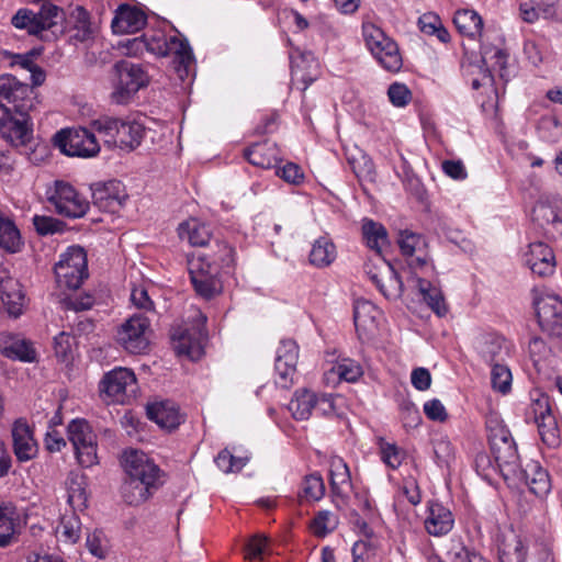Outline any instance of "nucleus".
<instances>
[{"instance_id": "46", "label": "nucleus", "mask_w": 562, "mask_h": 562, "mask_svg": "<svg viewBox=\"0 0 562 562\" xmlns=\"http://www.w3.org/2000/svg\"><path fill=\"white\" fill-rule=\"evenodd\" d=\"M81 524L77 516L64 517L56 529L57 537L67 543H76L80 539Z\"/></svg>"}, {"instance_id": "7", "label": "nucleus", "mask_w": 562, "mask_h": 562, "mask_svg": "<svg viewBox=\"0 0 562 562\" xmlns=\"http://www.w3.org/2000/svg\"><path fill=\"white\" fill-rule=\"evenodd\" d=\"M47 201L59 215L79 218L87 214L90 204L77 189L64 180H56L46 189Z\"/></svg>"}, {"instance_id": "16", "label": "nucleus", "mask_w": 562, "mask_h": 562, "mask_svg": "<svg viewBox=\"0 0 562 562\" xmlns=\"http://www.w3.org/2000/svg\"><path fill=\"white\" fill-rule=\"evenodd\" d=\"M533 305L539 326L550 335L562 333V300L543 289H532Z\"/></svg>"}, {"instance_id": "35", "label": "nucleus", "mask_w": 562, "mask_h": 562, "mask_svg": "<svg viewBox=\"0 0 562 562\" xmlns=\"http://www.w3.org/2000/svg\"><path fill=\"white\" fill-rule=\"evenodd\" d=\"M316 403V394L308 390H296L288 404V409L296 420H306L313 413Z\"/></svg>"}, {"instance_id": "47", "label": "nucleus", "mask_w": 562, "mask_h": 562, "mask_svg": "<svg viewBox=\"0 0 562 562\" xmlns=\"http://www.w3.org/2000/svg\"><path fill=\"white\" fill-rule=\"evenodd\" d=\"M491 383L494 390L506 394L512 386V372L503 362L494 363L491 366Z\"/></svg>"}, {"instance_id": "3", "label": "nucleus", "mask_w": 562, "mask_h": 562, "mask_svg": "<svg viewBox=\"0 0 562 562\" xmlns=\"http://www.w3.org/2000/svg\"><path fill=\"white\" fill-rule=\"evenodd\" d=\"M144 38H146V52L158 57L172 56L179 77L183 79L184 76H188L194 57L187 38L180 35L167 36L161 31L146 33Z\"/></svg>"}, {"instance_id": "25", "label": "nucleus", "mask_w": 562, "mask_h": 562, "mask_svg": "<svg viewBox=\"0 0 562 562\" xmlns=\"http://www.w3.org/2000/svg\"><path fill=\"white\" fill-rule=\"evenodd\" d=\"M13 451L20 462L34 459L38 452V446L33 437V431L23 419H18L12 426Z\"/></svg>"}, {"instance_id": "45", "label": "nucleus", "mask_w": 562, "mask_h": 562, "mask_svg": "<svg viewBox=\"0 0 562 562\" xmlns=\"http://www.w3.org/2000/svg\"><path fill=\"white\" fill-rule=\"evenodd\" d=\"M338 526V518L329 510H319L310 522L311 531L319 538L333 532Z\"/></svg>"}, {"instance_id": "9", "label": "nucleus", "mask_w": 562, "mask_h": 562, "mask_svg": "<svg viewBox=\"0 0 562 562\" xmlns=\"http://www.w3.org/2000/svg\"><path fill=\"white\" fill-rule=\"evenodd\" d=\"M117 81L112 92V100L119 104L127 103L140 89L149 85V75L139 64L120 60L114 65Z\"/></svg>"}, {"instance_id": "51", "label": "nucleus", "mask_w": 562, "mask_h": 562, "mask_svg": "<svg viewBox=\"0 0 562 562\" xmlns=\"http://www.w3.org/2000/svg\"><path fill=\"white\" fill-rule=\"evenodd\" d=\"M121 121L122 120L115 117L102 116L94 120L91 125L97 132L103 135L106 144L113 145L116 138V130H119Z\"/></svg>"}, {"instance_id": "1", "label": "nucleus", "mask_w": 562, "mask_h": 562, "mask_svg": "<svg viewBox=\"0 0 562 562\" xmlns=\"http://www.w3.org/2000/svg\"><path fill=\"white\" fill-rule=\"evenodd\" d=\"M122 463L127 479L121 493L128 505L137 506L146 502L162 485V471L146 453L126 450Z\"/></svg>"}, {"instance_id": "49", "label": "nucleus", "mask_w": 562, "mask_h": 562, "mask_svg": "<svg viewBox=\"0 0 562 562\" xmlns=\"http://www.w3.org/2000/svg\"><path fill=\"white\" fill-rule=\"evenodd\" d=\"M248 462L247 457H235L229 450H222L215 458V463L224 473L239 472Z\"/></svg>"}, {"instance_id": "50", "label": "nucleus", "mask_w": 562, "mask_h": 562, "mask_svg": "<svg viewBox=\"0 0 562 562\" xmlns=\"http://www.w3.org/2000/svg\"><path fill=\"white\" fill-rule=\"evenodd\" d=\"M1 302L10 316L16 318L22 314L24 295L20 290L10 293L5 290V285H1Z\"/></svg>"}, {"instance_id": "6", "label": "nucleus", "mask_w": 562, "mask_h": 562, "mask_svg": "<svg viewBox=\"0 0 562 562\" xmlns=\"http://www.w3.org/2000/svg\"><path fill=\"white\" fill-rule=\"evenodd\" d=\"M362 35L366 46L387 71L396 72L403 66L397 44L382 29L371 22L362 24Z\"/></svg>"}, {"instance_id": "61", "label": "nucleus", "mask_w": 562, "mask_h": 562, "mask_svg": "<svg viewBox=\"0 0 562 562\" xmlns=\"http://www.w3.org/2000/svg\"><path fill=\"white\" fill-rule=\"evenodd\" d=\"M528 350L533 364L537 367L549 353L546 341L540 337H532L528 345Z\"/></svg>"}, {"instance_id": "11", "label": "nucleus", "mask_w": 562, "mask_h": 562, "mask_svg": "<svg viewBox=\"0 0 562 562\" xmlns=\"http://www.w3.org/2000/svg\"><path fill=\"white\" fill-rule=\"evenodd\" d=\"M40 2L42 4L37 12L30 9H20L12 16V24L16 29L26 30L29 34L37 36L57 25L64 19V12L58 5L48 0H41Z\"/></svg>"}, {"instance_id": "28", "label": "nucleus", "mask_w": 562, "mask_h": 562, "mask_svg": "<svg viewBox=\"0 0 562 562\" xmlns=\"http://www.w3.org/2000/svg\"><path fill=\"white\" fill-rule=\"evenodd\" d=\"M146 24L145 13L128 4L120 5L112 20V30L116 34L135 33Z\"/></svg>"}, {"instance_id": "31", "label": "nucleus", "mask_w": 562, "mask_h": 562, "mask_svg": "<svg viewBox=\"0 0 562 562\" xmlns=\"http://www.w3.org/2000/svg\"><path fill=\"white\" fill-rule=\"evenodd\" d=\"M453 23L460 34L471 40H476L482 35L483 19L474 10H458L453 16Z\"/></svg>"}, {"instance_id": "58", "label": "nucleus", "mask_w": 562, "mask_h": 562, "mask_svg": "<svg viewBox=\"0 0 562 562\" xmlns=\"http://www.w3.org/2000/svg\"><path fill=\"white\" fill-rule=\"evenodd\" d=\"M277 175L280 176L285 182L291 184H301L304 180V173L301 167L294 162H286L284 166L277 170Z\"/></svg>"}, {"instance_id": "29", "label": "nucleus", "mask_w": 562, "mask_h": 562, "mask_svg": "<svg viewBox=\"0 0 562 562\" xmlns=\"http://www.w3.org/2000/svg\"><path fill=\"white\" fill-rule=\"evenodd\" d=\"M146 133L144 125L137 121H121L119 130H116V138L114 146L122 149L133 150L140 145Z\"/></svg>"}, {"instance_id": "27", "label": "nucleus", "mask_w": 562, "mask_h": 562, "mask_svg": "<svg viewBox=\"0 0 562 562\" xmlns=\"http://www.w3.org/2000/svg\"><path fill=\"white\" fill-rule=\"evenodd\" d=\"M147 416L159 427L167 430L176 429L183 422V415L180 413L179 406L171 401L147 405Z\"/></svg>"}, {"instance_id": "5", "label": "nucleus", "mask_w": 562, "mask_h": 562, "mask_svg": "<svg viewBox=\"0 0 562 562\" xmlns=\"http://www.w3.org/2000/svg\"><path fill=\"white\" fill-rule=\"evenodd\" d=\"M526 420L538 426L541 440L551 448L560 443V431L550 398L540 390L530 392V403L526 409Z\"/></svg>"}, {"instance_id": "42", "label": "nucleus", "mask_w": 562, "mask_h": 562, "mask_svg": "<svg viewBox=\"0 0 562 562\" xmlns=\"http://www.w3.org/2000/svg\"><path fill=\"white\" fill-rule=\"evenodd\" d=\"M531 216L532 221L536 222L541 227L551 225L557 231H560V228H562V221L558 207L552 205L548 201H538L532 209Z\"/></svg>"}, {"instance_id": "22", "label": "nucleus", "mask_w": 562, "mask_h": 562, "mask_svg": "<svg viewBox=\"0 0 562 562\" xmlns=\"http://www.w3.org/2000/svg\"><path fill=\"white\" fill-rule=\"evenodd\" d=\"M524 263L533 274L548 277L554 272L555 258L552 249L544 243H531L522 256Z\"/></svg>"}, {"instance_id": "44", "label": "nucleus", "mask_w": 562, "mask_h": 562, "mask_svg": "<svg viewBox=\"0 0 562 562\" xmlns=\"http://www.w3.org/2000/svg\"><path fill=\"white\" fill-rule=\"evenodd\" d=\"M339 380L355 383L363 375L362 366L350 358L338 359L330 370Z\"/></svg>"}, {"instance_id": "39", "label": "nucleus", "mask_w": 562, "mask_h": 562, "mask_svg": "<svg viewBox=\"0 0 562 562\" xmlns=\"http://www.w3.org/2000/svg\"><path fill=\"white\" fill-rule=\"evenodd\" d=\"M384 272V279L379 282L376 288L389 300L398 299L404 291V283L390 262H381Z\"/></svg>"}, {"instance_id": "17", "label": "nucleus", "mask_w": 562, "mask_h": 562, "mask_svg": "<svg viewBox=\"0 0 562 562\" xmlns=\"http://www.w3.org/2000/svg\"><path fill=\"white\" fill-rule=\"evenodd\" d=\"M488 442L499 471L506 465H513L518 460L516 445L512 438L510 431L498 420L497 417H491L486 422Z\"/></svg>"}, {"instance_id": "4", "label": "nucleus", "mask_w": 562, "mask_h": 562, "mask_svg": "<svg viewBox=\"0 0 562 562\" xmlns=\"http://www.w3.org/2000/svg\"><path fill=\"white\" fill-rule=\"evenodd\" d=\"M188 271L193 289L200 297L211 300L222 292L221 270L216 263L211 262L210 252L193 254L188 259Z\"/></svg>"}, {"instance_id": "2", "label": "nucleus", "mask_w": 562, "mask_h": 562, "mask_svg": "<svg viewBox=\"0 0 562 562\" xmlns=\"http://www.w3.org/2000/svg\"><path fill=\"white\" fill-rule=\"evenodd\" d=\"M398 246L401 252L408 258L407 265L412 270L407 278V284L418 291L425 303L437 316H446L448 306L440 289L417 273V269H422L428 261L427 254L424 250L425 239L418 234L403 231L400 234Z\"/></svg>"}, {"instance_id": "63", "label": "nucleus", "mask_w": 562, "mask_h": 562, "mask_svg": "<svg viewBox=\"0 0 562 562\" xmlns=\"http://www.w3.org/2000/svg\"><path fill=\"white\" fill-rule=\"evenodd\" d=\"M412 385L418 391H426L431 385V375L426 368H416L411 373Z\"/></svg>"}, {"instance_id": "8", "label": "nucleus", "mask_w": 562, "mask_h": 562, "mask_svg": "<svg viewBox=\"0 0 562 562\" xmlns=\"http://www.w3.org/2000/svg\"><path fill=\"white\" fill-rule=\"evenodd\" d=\"M55 277L58 285L76 290L88 277L87 254L80 246H70L59 256L55 263Z\"/></svg>"}, {"instance_id": "20", "label": "nucleus", "mask_w": 562, "mask_h": 562, "mask_svg": "<svg viewBox=\"0 0 562 562\" xmlns=\"http://www.w3.org/2000/svg\"><path fill=\"white\" fill-rule=\"evenodd\" d=\"M299 360V346L293 339H282L277 349L274 370L276 384L288 389L293 383Z\"/></svg>"}, {"instance_id": "30", "label": "nucleus", "mask_w": 562, "mask_h": 562, "mask_svg": "<svg viewBox=\"0 0 562 562\" xmlns=\"http://www.w3.org/2000/svg\"><path fill=\"white\" fill-rule=\"evenodd\" d=\"M361 231L367 247L374 250L376 255H382L383 250L390 246L387 231L381 223L363 218Z\"/></svg>"}, {"instance_id": "15", "label": "nucleus", "mask_w": 562, "mask_h": 562, "mask_svg": "<svg viewBox=\"0 0 562 562\" xmlns=\"http://www.w3.org/2000/svg\"><path fill=\"white\" fill-rule=\"evenodd\" d=\"M67 431L79 464L83 468H91L97 464V435L90 424L85 419H74L69 423Z\"/></svg>"}, {"instance_id": "40", "label": "nucleus", "mask_w": 562, "mask_h": 562, "mask_svg": "<svg viewBox=\"0 0 562 562\" xmlns=\"http://www.w3.org/2000/svg\"><path fill=\"white\" fill-rule=\"evenodd\" d=\"M22 245L21 234L14 222L0 213V247L14 254L20 251Z\"/></svg>"}, {"instance_id": "26", "label": "nucleus", "mask_w": 562, "mask_h": 562, "mask_svg": "<svg viewBox=\"0 0 562 562\" xmlns=\"http://www.w3.org/2000/svg\"><path fill=\"white\" fill-rule=\"evenodd\" d=\"M474 348L479 357L490 366L504 362L508 355L504 338L495 333L480 335Z\"/></svg>"}, {"instance_id": "34", "label": "nucleus", "mask_w": 562, "mask_h": 562, "mask_svg": "<svg viewBox=\"0 0 562 562\" xmlns=\"http://www.w3.org/2000/svg\"><path fill=\"white\" fill-rule=\"evenodd\" d=\"M329 474L331 491L336 496L342 497L347 487L351 486V475L349 467L345 460L338 456H333L329 460Z\"/></svg>"}, {"instance_id": "64", "label": "nucleus", "mask_w": 562, "mask_h": 562, "mask_svg": "<svg viewBox=\"0 0 562 562\" xmlns=\"http://www.w3.org/2000/svg\"><path fill=\"white\" fill-rule=\"evenodd\" d=\"M441 23L442 22L440 18L432 12L425 13L418 19L419 30L424 34L429 36H431L432 33L438 31V27L441 25Z\"/></svg>"}, {"instance_id": "54", "label": "nucleus", "mask_w": 562, "mask_h": 562, "mask_svg": "<svg viewBox=\"0 0 562 562\" xmlns=\"http://www.w3.org/2000/svg\"><path fill=\"white\" fill-rule=\"evenodd\" d=\"M380 456L386 467L395 470L402 464L405 453L397 446L384 442L381 445Z\"/></svg>"}, {"instance_id": "37", "label": "nucleus", "mask_w": 562, "mask_h": 562, "mask_svg": "<svg viewBox=\"0 0 562 562\" xmlns=\"http://www.w3.org/2000/svg\"><path fill=\"white\" fill-rule=\"evenodd\" d=\"M378 308L369 301H357L353 311V321L357 331L367 334L375 328Z\"/></svg>"}, {"instance_id": "18", "label": "nucleus", "mask_w": 562, "mask_h": 562, "mask_svg": "<svg viewBox=\"0 0 562 562\" xmlns=\"http://www.w3.org/2000/svg\"><path fill=\"white\" fill-rule=\"evenodd\" d=\"M149 328V321L142 314H135L127 318L117 329V342L131 353H142L148 347L146 331Z\"/></svg>"}, {"instance_id": "24", "label": "nucleus", "mask_w": 562, "mask_h": 562, "mask_svg": "<svg viewBox=\"0 0 562 562\" xmlns=\"http://www.w3.org/2000/svg\"><path fill=\"white\" fill-rule=\"evenodd\" d=\"M454 527V515L439 502H429L427 505L424 528L432 537H443Z\"/></svg>"}, {"instance_id": "14", "label": "nucleus", "mask_w": 562, "mask_h": 562, "mask_svg": "<svg viewBox=\"0 0 562 562\" xmlns=\"http://www.w3.org/2000/svg\"><path fill=\"white\" fill-rule=\"evenodd\" d=\"M506 465L499 472L505 480H517L529 486L531 493L543 498L551 492V480L548 471L538 461H529L525 467L519 464V459Z\"/></svg>"}, {"instance_id": "53", "label": "nucleus", "mask_w": 562, "mask_h": 562, "mask_svg": "<svg viewBox=\"0 0 562 562\" xmlns=\"http://www.w3.org/2000/svg\"><path fill=\"white\" fill-rule=\"evenodd\" d=\"M302 492L308 501H319L325 494L323 477L317 474L307 475L302 484Z\"/></svg>"}, {"instance_id": "59", "label": "nucleus", "mask_w": 562, "mask_h": 562, "mask_svg": "<svg viewBox=\"0 0 562 562\" xmlns=\"http://www.w3.org/2000/svg\"><path fill=\"white\" fill-rule=\"evenodd\" d=\"M434 453L439 464H448L453 458L454 449L447 438H439L434 442Z\"/></svg>"}, {"instance_id": "62", "label": "nucleus", "mask_w": 562, "mask_h": 562, "mask_svg": "<svg viewBox=\"0 0 562 562\" xmlns=\"http://www.w3.org/2000/svg\"><path fill=\"white\" fill-rule=\"evenodd\" d=\"M424 413L430 420L434 422L442 423L448 418V414L443 404L437 398L427 401L424 404Z\"/></svg>"}, {"instance_id": "33", "label": "nucleus", "mask_w": 562, "mask_h": 562, "mask_svg": "<svg viewBox=\"0 0 562 562\" xmlns=\"http://www.w3.org/2000/svg\"><path fill=\"white\" fill-rule=\"evenodd\" d=\"M0 348L2 353L11 359L31 362L35 359L32 345L23 339H14L9 334H0Z\"/></svg>"}, {"instance_id": "43", "label": "nucleus", "mask_w": 562, "mask_h": 562, "mask_svg": "<svg viewBox=\"0 0 562 562\" xmlns=\"http://www.w3.org/2000/svg\"><path fill=\"white\" fill-rule=\"evenodd\" d=\"M200 252H210L211 262L216 263L221 271L235 265V249L224 240L214 239L207 249Z\"/></svg>"}, {"instance_id": "21", "label": "nucleus", "mask_w": 562, "mask_h": 562, "mask_svg": "<svg viewBox=\"0 0 562 562\" xmlns=\"http://www.w3.org/2000/svg\"><path fill=\"white\" fill-rule=\"evenodd\" d=\"M127 198L125 186L119 180L95 183L92 188L93 204L102 212H120Z\"/></svg>"}, {"instance_id": "32", "label": "nucleus", "mask_w": 562, "mask_h": 562, "mask_svg": "<svg viewBox=\"0 0 562 562\" xmlns=\"http://www.w3.org/2000/svg\"><path fill=\"white\" fill-rule=\"evenodd\" d=\"M178 234L182 240H188L192 246L204 247L211 241L209 226L196 218H190L181 223L178 227Z\"/></svg>"}, {"instance_id": "38", "label": "nucleus", "mask_w": 562, "mask_h": 562, "mask_svg": "<svg viewBox=\"0 0 562 562\" xmlns=\"http://www.w3.org/2000/svg\"><path fill=\"white\" fill-rule=\"evenodd\" d=\"M69 24L71 25L72 37L79 42L91 38L94 33L90 15L83 7L78 5L70 12Z\"/></svg>"}, {"instance_id": "60", "label": "nucleus", "mask_w": 562, "mask_h": 562, "mask_svg": "<svg viewBox=\"0 0 562 562\" xmlns=\"http://www.w3.org/2000/svg\"><path fill=\"white\" fill-rule=\"evenodd\" d=\"M381 262H387L381 255H376L374 259L364 262L363 269L369 279L378 285L384 279V272Z\"/></svg>"}, {"instance_id": "41", "label": "nucleus", "mask_w": 562, "mask_h": 562, "mask_svg": "<svg viewBox=\"0 0 562 562\" xmlns=\"http://www.w3.org/2000/svg\"><path fill=\"white\" fill-rule=\"evenodd\" d=\"M18 517L13 506L0 505V548L9 547L16 533Z\"/></svg>"}, {"instance_id": "48", "label": "nucleus", "mask_w": 562, "mask_h": 562, "mask_svg": "<svg viewBox=\"0 0 562 562\" xmlns=\"http://www.w3.org/2000/svg\"><path fill=\"white\" fill-rule=\"evenodd\" d=\"M527 551L524 542L515 537L513 543L498 548L499 562H527Z\"/></svg>"}, {"instance_id": "19", "label": "nucleus", "mask_w": 562, "mask_h": 562, "mask_svg": "<svg viewBox=\"0 0 562 562\" xmlns=\"http://www.w3.org/2000/svg\"><path fill=\"white\" fill-rule=\"evenodd\" d=\"M207 317L200 311L194 312V325L192 333L187 329L178 338L173 336L176 352L180 356H187L191 360H198L203 355V341L206 339L205 329Z\"/></svg>"}, {"instance_id": "13", "label": "nucleus", "mask_w": 562, "mask_h": 562, "mask_svg": "<svg viewBox=\"0 0 562 562\" xmlns=\"http://www.w3.org/2000/svg\"><path fill=\"white\" fill-rule=\"evenodd\" d=\"M136 392V376L127 368H114L100 382L101 396L108 403L126 404L135 397Z\"/></svg>"}, {"instance_id": "57", "label": "nucleus", "mask_w": 562, "mask_h": 562, "mask_svg": "<svg viewBox=\"0 0 562 562\" xmlns=\"http://www.w3.org/2000/svg\"><path fill=\"white\" fill-rule=\"evenodd\" d=\"M33 224L36 232L41 235L54 234L61 231L63 223L52 216L35 215Z\"/></svg>"}, {"instance_id": "23", "label": "nucleus", "mask_w": 562, "mask_h": 562, "mask_svg": "<svg viewBox=\"0 0 562 562\" xmlns=\"http://www.w3.org/2000/svg\"><path fill=\"white\" fill-rule=\"evenodd\" d=\"M20 117H13L12 114H5L0 119V134L13 146L26 145L33 133V123L29 113L19 114Z\"/></svg>"}, {"instance_id": "10", "label": "nucleus", "mask_w": 562, "mask_h": 562, "mask_svg": "<svg viewBox=\"0 0 562 562\" xmlns=\"http://www.w3.org/2000/svg\"><path fill=\"white\" fill-rule=\"evenodd\" d=\"M34 91L9 74L0 75V109L4 114H26L34 108Z\"/></svg>"}, {"instance_id": "52", "label": "nucleus", "mask_w": 562, "mask_h": 562, "mask_svg": "<svg viewBox=\"0 0 562 562\" xmlns=\"http://www.w3.org/2000/svg\"><path fill=\"white\" fill-rule=\"evenodd\" d=\"M74 346L75 338L66 331H61L54 337L55 356L63 362H68L72 359Z\"/></svg>"}, {"instance_id": "56", "label": "nucleus", "mask_w": 562, "mask_h": 562, "mask_svg": "<svg viewBox=\"0 0 562 562\" xmlns=\"http://www.w3.org/2000/svg\"><path fill=\"white\" fill-rule=\"evenodd\" d=\"M265 146L260 144L252 145L245 150V157L254 165L263 169H269L273 166L272 159L263 154Z\"/></svg>"}, {"instance_id": "12", "label": "nucleus", "mask_w": 562, "mask_h": 562, "mask_svg": "<svg viewBox=\"0 0 562 562\" xmlns=\"http://www.w3.org/2000/svg\"><path fill=\"white\" fill-rule=\"evenodd\" d=\"M53 140L54 145L69 157L91 158L100 151L94 133L85 127L64 128L55 134Z\"/></svg>"}, {"instance_id": "36", "label": "nucleus", "mask_w": 562, "mask_h": 562, "mask_svg": "<svg viewBox=\"0 0 562 562\" xmlns=\"http://www.w3.org/2000/svg\"><path fill=\"white\" fill-rule=\"evenodd\" d=\"M337 256L336 246L327 237H319L316 239L310 251V263L317 268H325L330 266Z\"/></svg>"}, {"instance_id": "55", "label": "nucleus", "mask_w": 562, "mask_h": 562, "mask_svg": "<svg viewBox=\"0 0 562 562\" xmlns=\"http://www.w3.org/2000/svg\"><path fill=\"white\" fill-rule=\"evenodd\" d=\"M390 102L397 108L406 106L412 100V92L406 85L394 82L387 89Z\"/></svg>"}]
</instances>
